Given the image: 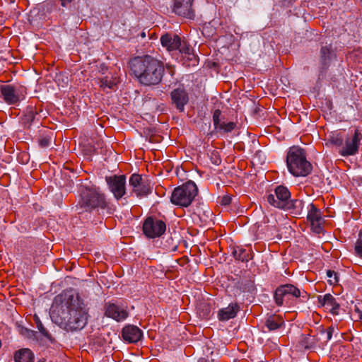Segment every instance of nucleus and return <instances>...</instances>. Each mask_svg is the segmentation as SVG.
<instances>
[{"instance_id": "obj_32", "label": "nucleus", "mask_w": 362, "mask_h": 362, "mask_svg": "<svg viewBox=\"0 0 362 362\" xmlns=\"http://www.w3.org/2000/svg\"><path fill=\"white\" fill-rule=\"evenodd\" d=\"M35 117V112L33 107H30L27 109L26 114L25 115V120L27 122H32Z\"/></svg>"}, {"instance_id": "obj_25", "label": "nucleus", "mask_w": 362, "mask_h": 362, "mask_svg": "<svg viewBox=\"0 0 362 362\" xmlns=\"http://www.w3.org/2000/svg\"><path fill=\"white\" fill-rule=\"evenodd\" d=\"M288 296L286 295L284 287L282 286H280L278 287L274 295L275 303L278 306H281L284 304V301L285 300L286 298Z\"/></svg>"}, {"instance_id": "obj_9", "label": "nucleus", "mask_w": 362, "mask_h": 362, "mask_svg": "<svg viewBox=\"0 0 362 362\" xmlns=\"http://www.w3.org/2000/svg\"><path fill=\"white\" fill-rule=\"evenodd\" d=\"M109 190L119 200L126 194V177L124 175H111L105 177Z\"/></svg>"}, {"instance_id": "obj_6", "label": "nucleus", "mask_w": 362, "mask_h": 362, "mask_svg": "<svg viewBox=\"0 0 362 362\" xmlns=\"http://www.w3.org/2000/svg\"><path fill=\"white\" fill-rule=\"evenodd\" d=\"M160 42L162 46L165 47L168 52L179 50L183 58L194 62H197V57L194 54L193 49L185 41H182L178 35L171 34L163 35L160 37Z\"/></svg>"}, {"instance_id": "obj_22", "label": "nucleus", "mask_w": 362, "mask_h": 362, "mask_svg": "<svg viewBox=\"0 0 362 362\" xmlns=\"http://www.w3.org/2000/svg\"><path fill=\"white\" fill-rule=\"evenodd\" d=\"M286 206L284 210H289L291 214L298 216L302 214L303 209V202L299 199H288Z\"/></svg>"}, {"instance_id": "obj_16", "label": "nucleus", "mask_w": 362, "mask_h": 362, "mask_svg": "<svg viewBox=\"0 0 362 362\" xmlns=\"http://www.w3.org/2000/svg\"><path fill=\"white\" fill-rule=\"evenodd\" d=\"M142 336V331L135 325H126L122 330V337L128 343H136L141 339Z\"/></svg>"}, {"instance_id": "obj_31", "label": "nucleus", "mask_w": 362, "mask_h": 362, "mask_svg": "<svg viewBox=\"0 0 362 362\" xmlns=\"http://www.w3.org/2000/svg\"><path fill=\"white\" fill-rule=\"evenodd\" d=\"M221 115V112L220 110H216L213 115V122L214 124L215 129L218 128L223 122L221 121L220 117Z\"/></svg>"}, {"instance_id": "obj_42", "label": "nucleus", "mask_w": 362, "mask_h": 362, "mask_svg": "<svg viewBox=\"0 0 362 362\" xmlns=\"http://www.w3.org/2000/svg\"><path fill=\"white\" fill-rule=\"evenodd\" d=\"M141 37H142V38H144V37H146V33H145V32H142V33H141Z\"/></svg>"}, {"instance_id": "obj_41", "label": "nucleus", "mask_w": 362, "mask_h": 362, "mask_svg": "<svg viewBox=\"0 0 362 362\" xmlns=\"http://www.w3.org/2000/svg\"><path fill=\"white\" fill-rule=\"evenodd\" d=\"M220 163H221V160L219 158H217L214 162V163L216 165H218Z\"/></svg>"}, {"instance_id": "obj_24", "label": "nucleus", "mask_w": 362, "mask_h": 362, "mask_svg": "<svg viewBox=\"0 0 362 362\" xmlns=\"http://www.w3.org/2000/svg\"><path fill=\"white\" fill-rule=\"evenodd\" d=\"M332 57V49L330 45L323 46L320 50V59L324 66L329 64Z\"/></svg>"}, {"instance_id": "obj_35", "label": "nucleus", "mask_w": 362, "mask_h": 362, "mask_svg": "<svg viewBox=\"0 0 362 362\" xmlns=\"http://www.w3.org/2000/svg\"><path fill=\"white\" fill-rule=\"evenodd\" d=\"M51 137L43 136L39 139V144L42 148L48 147L51 144Z\"/></svg>"}, {"instance_id": "obj_13", "label": "nucleus", "mask_w": 362, "mask_h": 362, "mask_svg": "<svg viewBox=\"0 0 362 362\" xmlns=\"http://www.w3.org/2000/svg\"><path fill=\"white\" fill-rule=\"evenodd\" d=\"M194 0H173V12L180 16L193 19L195 16L193 8Z\"/></svg>"}, {"instance_id": "obj_39", "label": "nucleus", "mask_w": 362, "mask_h": 362, "mask_svg": "<svg viewBox=\"0 0 362 362\" xmlns=\"http://www.w3.org/2000/svg\"><path fill=\"white\" fill-rule=\"evenodd\" d=\"M72 1L73 0H60L61 5L63 7H66V6H68V5H69L72 2Z\"/></svg>"}, {"instance_id": "obj_3", "label": "nucleus", "mask_w": 362, "mask_h": 362, "mask_svg": "<svg viewBox=\"0 0 362 362\" xmlns=\"http://www.w3.org/2000/svg\"><path fill=\"white\" fill-rule=\"evenodd\" d=\"M362 141V131L355 128L349 132H332L327 136V143L338 148L339 153L344 157L358 153Z\"/></svg>"}, {"instance_id": "obj_21", "label": "nucleus", "mask_w": 362, "mask_h": 362, "mask_svg": "<svg viewBox=\"0 0 362 362\" xmlns=\"http://www.w3.org/2000/svg\"><path fill=\"white\" fill-rule=\"evenodd\" d=\"M284 325V321L283 318L279 315H270L269 316L264 322L265 327L268 331H274Z\"/></svg>"}, {"instance_id": "obj_7", "label": "nucleus", "mask_w": 362, "mask_h": 362, "mask_svg": "<svg viewBox=\"0 0 362 362\" xmlns=\"http://www.w3.org/2000/svg\"><path fill=\"white\" fill-rule=\"evenodd\" d=\"M198 194V188L192 181H188L174 189L170 197L171 202L182 207H187Z\"/></svg>"}, {"instance_id": "obj_8", "label": "nucleus", "mask_w": 362, "mask_h": 362, "mask_svg": "<svg viewBox=\"0 0 362 362\" xmlns=\"http://www.w3.org/2000/svg\"><path fill=\"white\" fill-rule=\"evenodd\" d=\"M26 93V88L19 84L0 86V97L8 105H18L25 99Z\"/></svg>"}, {"instance_id": "obj_19", "label": "nucleus", "mask_w": 362, "mask_h": 362, "mask_svg": "<svg viewBox=\"0 0 362 362\" xmlns=\"http://www.w3.org/2000/svg\"><path fill=\"white\" fill-rule=\"evenodd\" d=\"M239 310L240 307L238 303H231L228 307L220 309L217 316L220 321H228L234 318Z\"/></svg>"}, {"instance_id": "obj_27", "label": "nucleus", "mask_w": 362, "mask_h": 362, "mask_svg": "<svg viewBox=\"0 0 362 362\" xmlns=\"http://www.w3.org/2000/svg\"><path fill=\"white\" fill-rule=\"evenodd\" d=\"M235 127L236 124L235 122H230L226 123L223 122L219 126H218V128L216 130L221 134H224L226 133L232 132L235 128Z\"/></svg>"}, {"instance_id": "obj_4", "label": "nucleus", "mask_w": 362, "mask_h": 362, "mask_svg": "<svg viewBox=\"0 0 362 362\" xmlns=\"http://www.w3.org/2000/svg\"><path fill=\"white\" fill-rule=\"evenodd\" d=\"M107 206L105 195L95 186H82L78 207L79 213L91 211L97 208L105 209Z\"/></svg>"}, {"instance_id": "obj_1", "label": "nucleus", "mask_w": 362, "mask_h": 362, "mask_svg": "<svg viewBox=\"0 0 362 362\" xmlns=\"http://www.w3.org/2000/svg\"><path fill=\"white\" fill-rule=\"evenodd\" d=\"M62 313L52 310V321L66 331L83 329L88 322V312L83 300L78 295H65Z\"/></svg>"}, {"instance_id": "obj_33", "label": "nucleus", "mask_w": 362, "mask_h": 362, "mask_svg": "<svg viewBox=\"0 0 362 362\" xmlns=\"http://www.w3.org/2000/svg\"><path fill=\"white\" fill-rule=\"evenodd\" d=\"M334 330V329L333 327H329L327 329V330H325L323 329L320 330V334L322 335L325 336V342H327L328 341H329L332 339Z\"/></svg>"}, {"instance_id": "obj_37", "label": "nucleus", "mask_w": 362, "mask_h": 362, "mask_svg": "<svg viewBox=\"0 0 362 362\" xmlns=\"http://www.w3.org/2000/svg\"><path fill=\"white\" fill-rule=\"evenodd\" d=\"M232 198L229 195H224L220 198L219 203L223 206H228L231 203Z\"/></svg>"}, {"instance_id": "obj_34", "label": "nucleus", "mask_w": 362, "mask_h": 362, "mask_svg": "<svg viewBox=\"0 0 362 362\" xmlns=\"http://www.w3.org/2000/svg\"><path fill=\"white\" fill-rule=\"evenodd\" d=\"M327 276L329 278L328 281L330 284H335L338 282L337 274L335 272L328 270L327 272Z\"/></svg>"}, {"instance_id": "obj_15", "label": "nucleus", "mask_w": 362, "mask_h": 362, "mask_svg": "<svg viewBox=\"0 0 362 362\" xmlns=\"http://www.w3.org/2000/svg\"><path fill=\"white\" fill-rule=\"evenodd\" d=\"M309 206L308 220L310 222L314 231L320 233L322 231V225L323 223L321 211L313 204H310Z\"/></svg>"}, {"instance_id": "obj_12", "label": "nucleus", "mask_w": 362, "mask_h": 362, "mask_svg": "<svg viewBox=\"0 0 362 362\" xmlns=\"http://www.w3.org/2000/svg\"><path fill=\"white\" fill-rule=\"evenodd\" d=\"M166 229L165 223L157 218L148 217L146 219L143 225V231L148 238L160 237Z\"/></svg>"}, {"instance_id": "obj_5", "label": "nucleus", "mask_w": 362, "mask_h": 362, "mask_svg": "<svg viewBox=\"0 0 362 362\" xmlns=\"http://www.w3.org/2000/svg\"><path fill=\"white\" fill-rule=\"evenodd\" d=\"M289 172L294 176H306L311 170V164L306 159L303 150L297 146L290 148L286 158Z\"/></svg>"}, {"instance_id": "obj_43", "label": "nucleus", "mask_w": 362, "mask_h": 362, "mask_svg": "<svg viewBox=\"0 0 362 362\" xmlns=\"http://www.w3.org/2000/svg\"><path fill=\"white\" fill-rule=\"evenodd\" d=\"M311 346L305 345V348H310Z\"/></svg>"}, {"instance_id": "obj_38", "label": "nucleus", "mask_w": 362, "mask_h": 362, "mask_svg": "<svg viewBox=\"0 0 362 362\" xmlns=\"http://www.w3.org/2000/svg\"><path fill=\"white\" fill-rule=\"evenodd\" d=\"M203 307L205 308V310H203V317H208L210 315V313H211V309L209 308V307L208 305H206V304H204L203 305Z\"/></svg>"}, {"instance_id": "obj_30", "label": "nucleus", "mask_w": 362, "mask_h": 362, "mask_svg": "<svg viewBox=\"0 0 362 362\" xmlns=\"http://www.w3.org/2000/svg\"><path fill=\"white\" fill-rule=\"evenodd\" d=\"M355 252L359 257L362 258V232L358 234V238L355 244Z\"/></svg>"}, {"instance_id": "obj_17", "label": "nucleus", "mask_w": 362, "mask_h": 362, "mask_svg": "<svg viewBox=\"0 0 362 362\" xmlns=\"http://www.w3.org/2000/svg\"><path fill=\"white\" fill-rule=\"evenodd\" d=\"M318 301L321 305L329 310L332 315H337L339 314L340 305L332 295L327 293L323 296H320L318 297Z\"/></svg>"}, {"instance_id": "obj_29", "label": "nucleus", "mask_w": 362, "mask_h": 362, "mask_svg": "<svg viewBox=\"0 0 362 362\" xmlns=\"http://www.w3.org/2000/svg\"><path fill=\"white\" fill-rule=\"evenodd\" d=\"M351 315L354 320H362V303L356 304L352 310Z\"/></svg>"}, {"instance_id": "obj_10", "label": "nucleus", "mask_w": 362, "mask_h": 362, "mask_svg": "<svg viewBox=\"0 0 362 362\" xmlns=\"http://www.w3.org/2000/svg\"><path fill=\"white\" fill-rule=\"evenodd\" d=\"M129 182V186L132 187V192L137 197L146 196L152 191V187L151 186L148 180L146 178H143L140 175H132Z\"/></svg>"}, {"instance_id": "obj_14", "label": "nucleus", "mask_w": 362, "mask_h": 362, "mask_svg": "<svg viewBox=\"0 0 362 362\" xmlns=\"http://www.w3.org/2000/svg\"><path fill=\"white\" fill-rule=\"evenodd\" d=\"M104 310L106 317L117 322L124 321L129 316L127 310L124 307L113 303H106Z\"/></svg>"}, {"instance_id": "obj_2", "label": "nucleus", "mask_w": 362, "mask_h": 362, "mask_svg": "<svg viewBox=\"0 0 362 362\" xmlns=\"http://www.w3.org/2000/svg\"><path fill=\"white\" fill-rule=\"evenodd\" d=\"M130 69L139 81L146 86L158 84L165 71L163 63L150 55L132 59Z\"/></svg>"}, {"instance_id": "obj_36", "label": "nucleus", "mask_w": 362, "mask_h": 362, "mask_svg": "<svg viewBox=\"0 0 362 362\" xmlns=\"http://www.w3.org/2000/svg\"><path fill=\"white\" fill-rule=\"evenodd\" d=\"M37 329L40 331V332L46 338L50 339L51 335L48 332V331L44 327L42 324L41 322H38L37 325Z\"/></svg>"}, {"instance_id": "obj_23", "label": "nucleus", "mask_w": 362, "mask_h": 362, "mask_svg": "<svg viewBox=\"0 0 362 362\" xmlns=\"http://www.w3.org/2000/svg\"><path fill=\"white\" fill-rule=\"evenodd\" d=\"M15 362H33L34 354L29 349H22L14 356Z\"/></svg>"}, {"instance_id": "obj_40", "label": "nucleus", "mask_w": 362, "mask_h": 362, "mask_svg": "<svg viewBox=\"0 0 362 362\" xmlns=\"http://www.w3.org/2000/svg\"><path fill=\"white\" fill-rule=\"evenodd\" d=\"M106 69H107V67H106L105 65H103H103H101V66H100V70H101V71H103H103H104L105 70H106Z\"/></svg>"}, {"instance_id": "obj_44", "label": "nucleus", "mask_w": 362, "mask_h": 362, "mask_svg": "<svg viewBox=\"0 0 362 362\" xmlns=\"http://www.w3.org/2000/svg\"><path fill=\"white\" fill-rule=\"evenodd\" d=\"M362 1V0H361Z\"/></svg>"}, {"instance_id": "obj_20", "label": "nucleus", "mask_w": 362, "mask_h": 362, "mask_svg": "<svg viewBox=\"0 0 362 362\" xmlns=\"http://www.w3.org/2000/svg\"><path fill=\"white\" fill-rule=\"evenodd\" d=\"M119 77L115 74L109 73L108 75L98 78V82L100 87L105 91L114 89L116 86L119 83Z\"/></svg>"}, {"instance_id": "obj_28", "label": "nucleus", "mask_w": 362, "mask_h": 362, "mask_svg": "<svg viewBox=\"0 0 362 362\" xmlns=\"http://www.w3.org/2000/svg\"><path fill=\"white\" fill-rule=\"evenodd\" d=\"M284 287L286 295H291L294 297H299L301 294V292L299 288L296 287L292 284H285L283 285Z\"/></svg>"}, {"instance_id": "obj_18", "label": "nucleus", "mask_w": 362, "mask_h": 362, "mask_svg": "<svg viewBox=\"0 0 362 362\" xmlns=\"http://www.w3.org/2000/svg\"><path fill=\"white\" fill-rule=\"evenodd\" d=\"M170 95L173 103L180 112L183 111L189 100L187 93L183 88H179L173 90Z\"/></svg>"}, {"instance_id": "obj_26", "label": "nucleus", "mask_w": 362, "mask_h": 362, "mask_svg": "<svg viewBox=\"0 0 362 362\" xmlns=\"http://www.w3.org/2000/svg\"><path fill=\"white\" fill-rule=\"evenodd\" d=\"M234 257L241 262H248L250 257V251L246 249L239 248L233 252Z\"/></svg>"}, {"instance_id": "obj_11", "label": "nucleus", "mask_w": 362, "mask_h": 362, "mask_svg": "<svg viewBox=\"0 0 362 362\" xmlns=\"http://www.w3.org/2000/svg\"><path fill=\"white\" fill-rule=\"evenodd\" d=\"M290 197L291 193L288 189L286 187L280 185L275 188L274 194L271 193L267 196V201L276 208L285 209L286 202Z\"/></svg>"}]
</instances>
